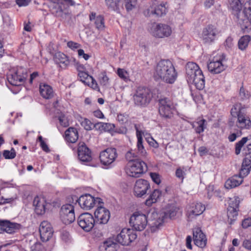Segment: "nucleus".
Returning <instances> with one entry per match:
<instances>
[{
    "label": "nucleus",
    "mask_w": 251,
    "mask_h": 251,
    "mask_svg": "<svg viewBox=\"0 0 251 251\" xmlns=\"http://www.w3.org/2000/svg\"><path fill=\"white\" fill-rule=\"evenodd\" d=\"M248 141L247 137H243L240 141L235 145V154L238 155L241 152V149L244 144Z\"/></svg>",
    "instance_id": "43"
},
{
    "label": "nucleus",
    "mask_w": 251,
    "mask_h": 251,
    "mask_svg": "<svg viewBox=\"0 0 251 251\" xmlns=\"http://www.w3.org/2000/svg\"><path fill=\"white\" fill-rule=\"evenodd\" d=\"M3 232L12 234L16 231L19 228L20 225L15 223H11L7 220H3Z\"/></svg>",
    "instance_id": "35"
},
{
    "label": "nucleus",
    "mask_w": 251,
    "mask_h": 251,
    "mask_svg": "<svg viewBox=\"0 0 251 251\" xmlns=\"http://www.w3.org/2000/svg\"><path fill=\"white\" fill-rule=\"evenodd\" d=\"M94 214L96 219V224H107L110 217L109 210L101 205L98 206Z\"/></svg>",
    "instance_id": "22"
},
{
    "label": "nucleus",
    "mask_w": 251,
    "mask_h": 251,
    "mask_svg": "<svg viewBox=\"0 0 251 251\" xmlns=\"http://www.w3.org/2000/svg\"><path fill=\"white\" fill-rule=\"evenodd\" d=\"M167 3L163 1H154L149 9L147 15H155L156 17H161L167 12Z\"/></svg>",
    "instance_id": "16"
},
{
    "label": "nucleus",
    "mask_w": 251,
    "mask_h": 251,
    "mask_svg": "<svg viewBox=\"0 0 251 251\" xmlns=\"http://www.w3.org/2000/svg\"><path fill=\"white\" fill-rule=\"evenodd\" d=\"M67 46L69 48L72 49H75L78 48L80 45L73 41H69L67 43Z\"/></svg>",
    "instance_id": "62"
},
{
    "label": "nucleus",
    "mask_w": 251,
    "mask_h": 251,
    "mask_svg": "<svg viewBox=\"0 0 251 251\" xmlns=\"http://www.w3.org/2000/svg\"><path fill=\"white\" fill-rule=\"evenodd\" d=\"M137 238L134 231L129 228H124L116 237V241L123 246L129 245Z\"/></svg>",
    "instance_id": "14"
},
{
    "label": "nucleus",
    "mask_w": 251,
    "mask_h": 251,
    "mask_svg": "<svg viewBox=\"0 0 251 251\" xmlns=\"http://www.w3.org/2000/svg\"><path fill=\"white\" fill-rule=\"evenodd\" d=\"M53 59L56 64L59 65L62 68H66L70 64L68 57L61 52H57L55 53Z\"/></svg>",
    "instance_id": "31"
},
{
    "label": "nucleus",
    "mask_w": 251,
    "mask_h": 251,
    "mask_svg": "<svg viewBox=\"0 0 251 251\" xmlns=\"http://www.w3.org/2000/svg\"><path fill=\"white\" fill-rule=\"evenodd\" d=\"M223 54H220L213 58V60L208 64L207 67L209 72L212 74H219L225 69L223 64Z\"/></svg>",
    "instance_id": "21"
},
{
    "label": "nucleus",
    "mask_w": 251,
    "mask_h": 251,
    "mask_svg": "<svg viewBox=\"0 0 251 251\" xmlns=\"http://www.w3.org/2000/svg\"><path fill=\"white\" fill-rule=\"evenodd\" d=\"M219 31L216 27L212 25H208L204 27L201 34V39L204 43L210 44L214 42Z\"/></svg>",
    "instance_id": "18"
},
{
    "label": "nucleus",
    "mask_w": 251,
    "mask_h": 251,
    "mask_svg": "<svg viewBox=\"0 0 251 251\" xmlns=\"http://www.w3.org/2000/svg\"><path fill=\"white\" fill-rule=\"evenodd\" d=\"M125 7L129 11L134 8L137 4V0H125Z\"/></svg>",
    "instance_id": "45"
},
{
    "label": "nucleus",
    "mask_w": 251,
    "mask_h": 251,
    "mask_svg": "<svg viewBox=\"0 0 251 251\" xmlns=\"http://www.w3.org/2000/svg\"><path fill=\"white\" fill-rule=\"evenodd\" d=\"M198 151L200 153V155L201 156H202L207 154L208 150L206 147L202 146L199 148Z\"/></svg>",
    "instance_id": "60"
},
{
    "label": "nucleus",
    "mask_w": 251,
    "mask_h": 251,
    "mask_svg": "<svg viewBox=\"0 0 251 251\" xmlns=\"http://www.w3.org/2000/svg\"><path fill=\"white\" fill-rule=\"evenodd\" d=\"M26 70L23 67H17L9 70L7 78L9 83L14 86H20L27 77Z\"/></svg>",
    "instance_id": "6"
},
{
    "label": "nucleus",
    "mask_w": 251,
    "mask_h": 251,
    "mask_svg": "<svg viewBox=\"0 0 251 251\" xmlns=\"http://www.w3.org/2000/svg\"><path fill=\"white\" fill-rule=\"evenodd\" d=\"M251 169V157L246 156L244 160L241 171L246 172V173H250Z\"/></svg>",
    "instance_id": "41"
},
{
    "label": "nucleus",
    "mask_w": 251,
    "mask_h": 251,
    "mask_svg": "<svg viewBox=\"0 0 251 251\" xmlns=\"http://www.w3.org/2000/svg\"><path fill=\"white\" fill-rule=\"evenodd\" d=\"M243 246L247 250L251 251V238L245 239L243 242Z\"/></svg>",
    "instance_id": "57"
},
{
    "label": "nucleus",
    "mask_w": 251,
    "mask_h": 251,
    "mask_svg": "<svg viewBox=\"0 0 251 251\" xmlns=\"http://www.w3.org/2000/svg\"><path fill=\"white\" fill-rule=\"evenodd\" d=\"M177 75L173 63L168 59L161 60L154 67L153 77L156 80L173 84L176 80Z\"/></svg>",
    "instance_id": "1"
},
{
    "label": "nucleus",
    "mask_w": 251,
    "mask_h": 251,
    "mask_svg": "<svg viewBox=\"0 0 251 251\" xmlns=\"http://www.w3.org/2000/svg\"><path fill=\"white\" fill-rule=\"evenodd\" d=\"M41 239L43 242L48 241L53 234L52 228L48 221H43L40 225L39 228Z\"/></svg>",
    "instance_id": "23"
},
{
    "label": "nucleus",
    "mask_w": 251,
    "mask_h": 251,
    "mask_svg": "<svg viewBox=\"0 0 251 251\" xmlns=\"http://www.w3.org/2000/svg\"><path fill=\"white\" fill-rule=\"evenodd\" d=\"M32 203L35 207L34 211L36 214L42 215L45 213L46 201L43 197L37 196L34 198Z\"/></svg>",
    "instance_id": "28"
},
{
    "label": "nucleus",
    "mask_w": 251,
    "mask_h": 251,
    "mask_svg": "<svg viewBox=\"0 0 251 251\" xmlns=\"http://www.w3.org/2000/svg\"><path fill=\"white\" fill-rule=\"evenodd\" d=\"M177 211L178 208L176 206H170L165 211L159 214L156 213L155 215L157 216V220L153 223V226L159 228L167 219L174 218L176 216Z\"/></svg>",
    "instance_id": "11"
},
{
    "label": "nucleus",
    "mask_w": 251,
    "mask_h": 251,
    "mask_svg": "<svg viewBox=\"0 0 251 251\" xmlns=\"http://www.w3.org/2000/svg\"><path fill=\"white\" fill-rule=\"evenodd\" d=\"M38 139L42 150L46 152H49L50 151L49 148L46 143L43 141L42 137L41 136H39Z\"/></svg>",
    "instance_id": "51"
},
{
    "label": "nucleus",
    "mask_w": 251,
    "mask_h": 251,
    "mask_svg": "<svg viewBox=\"0 0 251 251\" xmlns=\"http://www.w3.org/2000/svg\"><path fill=\"white\" fill-rule=\"evenodd\" d=\"M242 227L247 228L251 226V218H248L244 219L242 224Z\"/></svg>",
    "instance_id": "58"
},
{
    "label": "nucleus",
    "mask_w": 251,
    "mask_h": 251,
    "mask_svg": "<svg viewBox=\"0 0 251 251\" xmlns=\"http://www.w3.org/2000/svg\"><path fill=\"white\" fill-rule=\"evenodd\" d=\"M117 73L119 77L126 82L130 81L129 73L125 69L119 68Z\"/></svg>",
    "instance_id": "42"
},
{
    "label": "nucleus",
    "mask_w": 251,
    "mask_h": 251,
    "mask_svg": "<svg viewBox=\"0 0 251 251\" xmlns=\"http://www.w3.org/2000/svg\"><path fill=\"white\" fill-rule=\"evenodd\" d=\"M248 174H235L233 176L228 178L225 183V187L227 189L234 188L240 185L243 181V178L246 177Z\"/></svg>",
    "instance_id": "25"
},
{
    "label": "nucleus",
    "mask_w": 251,
    "mask_h": 251,
    "mask_svg": "<svg viewBox=\"0 0 251 251\" xmlns=\"http://www.w3.org/2000/svg\"><path fill=\"white\" fill-rule=\"evenodd\" d=\"M243 153L246 156L251 157V143H248L246 147L243 150Z\"/></svg>",
    "instance_id": "53"
},
{
    "label": "nucleus",
    "mask_w": 251,
    "mask_h": 251,
    "mask_svg": "<svg viewBox=\"0 0 251 251\" xmlns=\"http://www.w3.org/2000/svg\"><path fill=\"white\" fill-rule=\"evenodd\" d=\"M63 205L60 210V216L62 222L65 225H69L75 220L74 203Z\"/></svg>",
    "instance_id": "9"
},
{
    "label": "nucleus",
    "mask_w": 251,
    "mask_h": 251,
    "mask_svg": "<svg viewBox=\"0 0 251 251\" xmlns=\"http://www.w3.org/2000/svg\"><path fill=\"white\" fill-rule=\"evenodd\" d=\"M233 118L229 122L230 126H232L235 122L236 126L240 129H249L251 127V121L244 112L239 104H235L230 111Z\"/></svg>",
    "instance_id": "3"
},
{
    "label": "nucleus",
    "mask_w": 251,
    "mask_h": 251,
    "mask_svg": "<svg viewBox=\"0 0 251 251\" xmlns=\"http://www.w3.org/2000/svg\"><path fill=\"white\" fill-rule=\"evenodd\" d=\"M129 223L135 230L142 231L147 225V217L145 214L135 212L130 217Z\"/></svg>",
    "instance_id": "10"
},
{
    "label": "nucleus",
    "mask_w": 251,
    "mask_h": 251,
    "mask_svg": "<svg viewBox=\"0 0 251 251\" xmlns=\"http://www.w3.org/2000/svg\"><path fill=\"white\" fill-rule=\"evenodd\" d=\"M99 82L102 86H106L108 84L109 78L105 73H101L99 78Z\"/></svg>",
    "instance_id": "48"
},
{
    "label": "nucleus",
    "mask_w": 251,
    "mask_h": 251,
    "mask_svg": "<svg viewBox=\"0 0 251 251\" xmlns=\"http://www.w3.org/2000/svg\"><path fill=\"white\" fill-rule=\"evenodd\" d=\"M238 24L244 32H249L251 25V0L244 4L242 12L237 14Z\"/></svg>",
    "instance_id": "5"
},
{
    "label": "nucleus",
    "mask_w": 251,
    "mask_h": 251,
    "mask_svg": "<svg viewBox=\"0 0 251 251\" xmlns=\"http://www.w3.org/2000/svg\"><path fill=\"white\" fill-rule=\"evenodd\" d=\"M95 126H99L100 128H101L102 129L105 131H110L115 127L114 125L106 123H99L96 124Z\"/></svg>",
    "instance_id": "44"
},
{
    "label": "nucleus",
    "mask_w": 251,
    "mask_h": 251,
    "mask_svg": "<svg viewBox=\"0 0 251 251\" xmlns=\"http://www.w3.org/2000/svg\"><path fill=\"white\" fill-rule=\"evenodd\" d=\"M193 239L195 244L201 248L206 246L207 239L205 235L199 227L196 228L193 230Z\"/></svg>",
    "instance_id": "27"
},
{
    "label": "nucleus",
    "mask_w": 251,
    "mask_h": 251,
    "mask_svg": "<svg viewBox=\"0 0 251 251\" xmlns=\"http://www.w3.org/2000/svg\"><path fill=\"white\" fill-rule=\"evenodd\" d=\"M66 140L72 143H75L78 139V132L76 128H69L65 133Z\"/></svg>",
    "instance_id": "34"
},
{
    "label": "nucleus",
    "mask_w": 251,
    "mask_h": 251,
    "mask_svg": "<svg viewBox=\"0 0 251 251\" xmlns=\"http://www.w3.org/2000/svg\"><path fill=\"white\" fill-rule=\"evenodd\" d=\"M3 155L5 159H13L15 157L16 153L15 150L12 148L10 151L8 150L4 151Z\"/></svg>",
    "instance_id": "46"
},
{
    "label": "nucleus",
    "mask_w": 251,
    "mask_h": 251,
    "mask_svg": "<svg viewBox=\"0 0 251 251\" xmlns=\"http://www.w3.org/2000/svg\"><path fill=\"white\" fill-rule=\"evenodd\" d=\"M91 21H94L96 27L99 30H102L104 28V18L101 15L96 16L95 12H92L89 15Z\"/></svg>",
    "instance_id": "32"
},
{
    "label": "nucleus",
    "mask_w": 251,
    "mask_h": 251,
    "mask_svg": "<svg viewBox=\"0 0 251 251\" xmlns=\"http://www.w3.org/2000/svg\"><path fill=\"white\" fill-rule=\"evenodd\" d=\"M69 202H72L74 204L78 203L80 207L84 210H89L92 208L95 205H100L102 202V200L100 198H95L89 194L81 195L79 198L76 196H72L68 198Z\"/></svg>",
    "instance_id": "4"
},
{
    "label": "nucleus",
    "mask_w": 251,
    "mask_h": 251,
    "mask_svg": "<svg viewBox=\"0 0 251 251\" xmlns=\"http://www.w3.org/2000/svg\"><path fill=\"white\" fill-rule=\"evenodd\" d=\"M228 203L227 215L228 222L230 224H232L235 221L238 215V207L240 203L239 198L234 197L232 198H230Z\"/></svg>",
    "instance_id": "15"
},
{
    "label": "nucleus",
    "mask_w": 251,
    "mask_h": 251,
    "mask_svg": "<svg viewBox=\"0 0 251 251\" xmlns=\"http://www.w3.org/2000/svg\"><path fill=\"white\" fill-rule=\"evenodd\" d=\"M58 120L59 121V123L61 126L64 127H67L69 126V121L64 115H61L59 117Z\"/></svg>",
    "instance_id": "52"
},
{
    "label": "nucleus",
    "mask_w": 251,
    "mask_h": 251,
    "mask_svg": "<svg viewBox=\"0 0 251 251\" xmlns=\"http://www.w3.org/2000/svg\"><path fill=\"white\" fill-rule=\"evenodd\" d=\"M147 142L150 146L153 147L154 148H157L159 146L158 143L152 137L148 139Z\"/></svg>",
    "instance_id": "59"
},
{
    "label": "nucleus",
    "mask_w": 251,
    "mask_h": 251,
    "mask_svg": "<svg viewBox=\"0 0 251 251\" xmlns=\"http://www.w3.org/2000/svg\"><path fill=\"white\" fill-rule=\"evenodd\" d=\"M117 157V153L115 148H107L102 151L100 154L101 163L104 166L111 165Z\"/></svg>",
    "instance_id": "17"
},
{
    "label": "nucleus",
    "mask_w": 251,
    "mask_h": 251,
    "mask_svg": "<svg viewBox=\"0 0 251 251\" xmlns=\"http://www.w3.org/2000/svg\"><path fill=\"white\" fill-rule=\"evenodd\" d=\"M206 121L202 119L193 123L192 126L195 128L196 132L199 134L202 132L206 127Z\"/></svg>",
    "instance_id": "40"
},
{
    "label": "nucleus",
    "mask_w": 251,
    "mask_h": 251,
    "mask_svg": "<svg viewBox=\"0 0 251 251\" xmlns=\"http://www.w3.org/2000/svg\"><path fill=\"white\" fill-rule=\"evenodd\" d=\"M15 1L19 7H22L28 5L30 2V0H16Z\"/></svg>",
    "instance_id": "56"
},
{
    "label": "nucleus",
    "mask_w": 251,
    "mask_h": 251,
    "mask_svg": "<svg viewBox=\"0 0 251 251\" xmlns=\"http://www.w3.org/2000/svg\"><path fill=\"white\" fill-rule=\"evenodd\" d=\"M174 106L172 101L167 98L159 100V113L165 119H171L174 115Z\"/></svg>",
    "instance_id": "8"
},
{
    "label": "nucleus",
    "mask_w": 251,
    "mask_h": 251,
    "mask_svg": "<svg viewBox=\"0 0 251 251\" xmlns=\"http://www.w3.org/2000/svg\"><path fill=\"white\" fill-rule=\"evenodd\" d=\"M78 54L79 56H82L85 60H87L90 58V55L85 53L84 51L82 49L78 50Z\"/></svg>",
    "instance_id": "61"
},
{
    "label": "nucleus",
    "mask_w": 251,
    "mask_h": 251,
    "mask_svg": "<svg viewBox=\"0 0 251 251\" xmlns=\"http://www.w3.org/2000/svg\"><path fill=\"white\" fill-rule=\"evenodd\" d=\"M135 128L136 131V136L137 138V147L138 150V153L139 155L141 156H145L147 152L145 150L144 147L143 145V139H142V134L143 132L142 131L139 129V128L137 125H135Z\"/></svg>",
    "instance_id": "29"
},
{
    "label": "nucleus",
    "mask_w": 251,
    "mask_h": 251,
    "mask_svg": "<svg viewBox=\"0 0 251 251\" xmlns=\"http://www.w3.org/2000/svg\"><path fill=\"white\" fill-rule=\"evenodd\" d=\"M229 7L234 12V15L237 17V14L241 10V3L239 0H229Z\"/></svg>",
    "instance_id": "38"
},
{
    "label": "nucleus",
    "mask_w": 251,
    "mask_h": 251,
    "mask_svg": "<svg viewBox=\"0 0 251 251\" xmlns=\"http://www.w3.org/2000/svg\"><path fill=\"white\" fill-rule=\"evenodd\" d=\"M40 92L41 96L45 99H49L53 96V92L52 88L46 84H42L40 85Z\"/></svg>",
    "instance_id": "36"
},
{
    "label": "nucleus",
    "mask_w": 251,
    "mask_h": 251,
    "mask_svg": "<svg viewBox=\"0 0 251 251\" xmlns=\"http://www.w3.org/2000/svg\"><path fill=\"white\" fill-rule=\"evenodd\" d=\"M162 195V192L158 189H154L146 200L145 204L148 206H151L153 203H156Z\"/></svg>",
    "instance_id": "33"
},
{
    "label": "nucleus",
    "mask_w": 251,
    "mask_h": 251,
    "mask_svg": "<svg viewBox=\"0 0 251 251\" xmlns=\"http://www.w3.org/2000/svg\"><path fill=\"white\" fill-rule=\"evenodd\" d=\"M136 157L137 155L132 150L128 151L126 154V158L128 161V162L137 160L136 159Z\"/></svg>",
    "instance_id": "49"
},
{
    "label": "nucleus",
    "mask_w": 251,
    "mask_h": 251,
    "mask_svg": "<svg viewBox=\"0 0 251 251\" xmlns=\"http://www.w3.org/2000/svg\"><path fill=\"white\" fill-rule=\"evenodd\" d=\"M128 115L126 114H120L118 115L117 120L122 124L127 122Z\"/></svg>",
    "instance_id": "50"
},
{
    "label": "nucleus",
    "mask_w": 251,
    "mask_h": 251,
    "mask_svg": "<svg viewBox=\"0 0 251 251\" xmlns=\"http://www.w3.org/2000/svg\"><path fill=\"white\" fill-rule=\"evenodd\" d=\"M107 8L111 10L119 12L122 5L121 0H105Z\"/></svg>",
    "instance_id": "37"
},
{
    "label": "nucleus",
    "mask_w": 251,
    "mask_h": 251,
    "mask_svg": "<svg viewBox=\"0 0 251 251\" xmlns=\"http://www.w3.org/2000/svg\"><path fill=\"white\" fill-rule=\"evenodd\" d=\"M17 198L16 196L12 197L9 198L4 199L2 196L0 197V204H3L7 203H10L13 201L14 200Z\"/></svg>",
    "instance_id": "55"
},
{
    "label": "nucleus",
    "mask_w": 251,
    "mask_h": 251,
    "mask_svg": "<svg viewBox=\"0 0 251 251\" xmlns=\"http://www.w3.org/2000/svg\"><path fill=\"white\" fill-rule=\"evenodd\" d=\"M126 168L130 173H146L147 171V164L139 159L128 162Z\"/></svg>",
    "instance_id": "24"
},
{
    "label": "nucleus",
    "mask_w": 251,
    "mask_h": 251,
    "mask_svg": "<svg viewBox=\"0 0 251 251\" xmlns=\"http://www.w3.org/2000/svg\"><path fill=\"white\" fill-rule=\"evenodd\" d=\"M185 70L188 82L194 84L198 89H203L205 86V78L199 66L194 62H188Z\"/></svg>",
    "instance_id": "2"
},
{
    "label": "nucleus",
    "mask_w": 251,
    "mask_h": 251,
    "mask_svg": "<svg viewBox=\"0 0 251 251\" xmlns=\"http://www.w3.org/2000/svg\"><path fill=\"white\" fill-rule=\"evenodd\" d=\"M119 245L112 239L104 241L99 247L100 251H117Z\"/></svg>",
    "instance_id": "30"
},
{
    "label": "nucleus",
    "mask_w": 251,
    "mask_h": 251,
    "mask_svg": "<svg viewBox=\"0 0 251 251\" xmlns=\"http://www.w3.org/2000/svg\"><path fill=\"white\" fill-rule=\"evenodd\" d=\"M150 188V184L147 180L139 179L136 181L134 186V194L138 198L143 197Z\"/></svg>",
    "instance_id": "19"
},
{
    "label": "nucleus",
    "mask_w": 251,
    "mask_h": 251,
    "mask_svg": "<svg viewBox=\"0 0 251 251\" xmlns=\"http://www.w3.org/2000/svg\"><path fill=\"white\" fill-rule=\"evenodd\" d=\"M251 39V37L249 35L242 36L238 41V46L239 49L241 50H246L248 46Z\"/></svg>",
    "instance_id": "39"
},
{
    "label": "nucleus",
    "mask_w": 251,
    "mask_h": 251,
    "mask_svg": "<svg viewBox=\"0 0 251 251\" xmlns=\"http://www.w3.org/2000/svg\"><path fill=\"white\" fill-rule=\"evenodd\" d=\"M152 181L157 184L161 182V176L159 174H150Z\"/></svg>",
    "instance_id": "54"
},
{
    "label": "nucleus",
    "mask_w": 251,
    "mask_h": 251,
    "mask_svg": "<svg viewBox=\"0 0 251 251\" xmlns=\"http://www.w3.org/2000/svg\"><path fill=\"white\" fill-rule=\"evenodd\" d=\"M78 75L81 78V80L83 81H84V80H83V79H85L87 78L89 76V77L90 76L85 72V71L78 73Z\"/></svg>",
    "instance_id": "64"
},
{
    "label": "nucleus",
    "mask_w": 251,
    "mask_h": 251,
    "mask_svg": "<svg viewBox=\"0 0 251 251\" xmlns=\"http://www.w3.org/2000/svg\"><path fill=\"white\" fill-rule=\"evenodd\" d=\"M134 103L138 106H143L149 103L151 100L149 90L144 87H138L133 96Z\"/></svg>",
    "instance_id": "7"
},
{
    "label": "nucleus",
    "mask_w": 251,
    "mask_h": 251,
    "mask_svg": "<svg viewBox=\"0 0 251 251\" xmlns=\"http://www.w3.org/2000/svg\"><path fill=\"white\" fill-rule=\"evenodd\" d=\"M204 205L201 202L193 203L187 208L186 215L188 221H191L201 215L205 210Z\"/></svg>",
    "instance_id": "20"
},
{
    "label": "nucleus",
    "mask_w": 251,
    "mask_h": 251,
    "mask_svg": "<svg viewBox=\"0 0 251 251\" xmlns=\"http://www.w3.org/2000/svg\"><path fill=\"white\" fill-rule=\"evenodd\" d=\"M172 28L165 24L158 23L154 25L151 28V33L156 38H163L170 36L172 33Z\"/></svg>",
    "instance_id": "12"
},
{
    "label": "nucleus",
    "mask_w": 251,
    "mask_h": 251,
    "mask_svg": "<svg viewBox=\"0 0 251 251\" xmlns=\"http://www.w3.org/2000/svg\"><path fill=\"white\" fill-rule=\"evenodd\" d=\"M81 125L86 130H91L92 127L94 126L92 122L87 119H83L81 122Z\"/></svg>",
    "instance_id": "47"
},
{
    "label": "nucleus",
    "mask_w": 251,
    "mask_h": 251,
    "mask_svg": "<svg viewBox=\"0 0 251 251\" xmlns=\"http://www.w3.org/2000/svg\"><path fill=\"white\" fill-rule=\"evenodd\" d=\"M77 224L83 230L89 232L93 229L96 222L91 214L84 213L78 217Z\"/></svg>",
    "instance_id": "13"
},
{
    "label": "nucleus",
    "mask_w": 251,
    "mask_h": 251,
    "mask_svg": "<svg viewBox=\"0 0 251 251\" xmlns=\"http://www.w3.org/2000/svg\"><path fill=\"white\" fill-rule=\"evenodd\" d=\"M32 251H44V250L41 243L36 242L34 244V248L32 249Z\"/></svg>",
    "instance_id": "63"
},
{
    "label": "nucleus",
    "mask_w": 251,
    "mask_h": 251,
    "mask_svg": "<svg viewBox=\"0 0 251 251\" xmlns=\"http://www.w3.org/2000/svg\"><path fill=\"white\" fill-rule=\"evenodd\" d=\"M77 153L78 159L82 162H89L92 160L91 151L83 143L79 145Z\"/></svg>",
    "instance_id": "26"
}]
</instances>
